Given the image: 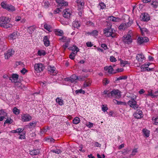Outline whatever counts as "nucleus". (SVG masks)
<instances>
[{
  "label": "nucleus",
  "instance_id": "obj_45",
  "mask_svg": "<svg viewBox=\"0 0 158 158\" xmlns=\"http://www.w3.org/2000/svg\"><path fill=\"white\" fill-rule=\"evenodd\" d=\"M122 154L124 155H126L129 152V150L128 148H126L124 149V150L121 152Z\"/></svg>",
  "mask_w": 158,
  "mask_h": 158
},
{
  "label": "nucleus",
  "instance_id": "obj_11",
  "mask_svg": "<svg viewBox=\"0 0 158 158\" xmlns=\"http://www.w3.org/2000/svg\"><path fill=\"white\" fill-rule=\"evenodd\" d=\"M63 17L67 19L69 18L71 15L70 10L69 9H67L64 10L63 11Z\"/></svg>",
  "mask_w": 158,
  "mask_h": 158
},
{
  "label": "nucleus",
  "instance_id": "obj_61",
  "mask_svg": "<svg viewBox=\"0 0 158 158\" xmlns=\"http://www.w3.org/2000/svg\"><path fill=\"white\" fill-rule=\"evenodd\" d=\"M27 72V70L25 68H23L21 70V72L23 74H25V73Z\"/></svg>",
  "mask_w": 158,
  "mask_h": 158
},
{
  "label": "nucleus",
  "instance_id": "obj_31",
  "mask_svg": "<svg viewBox=\"0 0 158 158\" xmlns=\"http://www.w3.org/2000/svg\"><path fill=\"white\" fill-rule=\"evenodd\" d=\"M70 42V39L69 38H68L67 42H65V44H64L62 46L63 48L65 50L69 46V43Z\"/></svg>",
  "mask_w": 158,
  "mask_h": 158
},
{
  "label": "nucleus",
  "instance_id": "obj_26",
  "mask_svg": "<svg viewBox=\"0 0 158 158\" xmlns=\"http://www.w3.org/2000/svg\"><path fill=\"white\" fill-rule=\"evenodd\" d=\"M108 19H109V20L114 22H117L119 20L118 18L114 17L112 16H109Z\"/></svg>",
  "mask_w": 158,
  "mask_h": 158
},
{
  "label": "nucleus",
  "instance_id": "obj_3",
  "mask_svg": "<svg viewBox=\"0 0 158 158\" xmlns=\"http://www.w3.org/2000/svg\"><path fill=\"white\" fill-rule=\"evenodd\" d=\"M1 6L3 8L8 11H14L15 10V9L14 6L10 5L7 4L4 2H2L1 3Z\"/></svg>",
  "mask_w": 158,
  "mask_h": 158
},
{
  "label": "nucleus",
  "instance_id": "obj_57",
  "mask_svg": "<svg viewBox=\"0 0 158 158\" xmlns=\"http://www.w3.org/2000/svg\"><path fill=\"white\" fill-rule=\"evenodd\" d=\"M137 149L135 148L133 150L131 153L130 154V156H134L135 154V153L137 152Z\"/></svg>",
  "mask_w": 158,
  "mask_h": 158
},
{
  "label": "nucleus",
  "instance_id": "obj_49",
  "mask_svg": "<svg viewBox=\"0 0 158 158\" xmlns=\"http://www.w3.org/2000/svg\"><path fill=\"white\" fill-rule=\"evenodd\" d=\"M71 77L74 80V82H76V81L77 80H78V77L77 76L75 75H73L71 76Z\"/></svg>",
  "mask_w": 158,
  "mask_h": 158
},
{
  "label": "nucleus",
  "instance_id": "obj_6",
  "mask_svg": "<svg viewBox=\"0 0 158 158\" xmlns=\"http://www.w3.org/2000/svg\"><path fill=\"white\" fill-rule=\"evenodd\" d=\"M128 104L130 107L134 109H136L139 107L138 105L137 104V102L133 98L130 100L128 102Z\"/></svg>",
  "mask_w": 158,
  "mask_h": 158
},
{
  "label": "nucleus",
  "instance_id": "obj_34",
  "mask_svg": "<svg viewBox=\"0 0 158 158\" xmlns=\"http://www.w3.org/2000/svg\"><path fill=\"white\" fill-rule=\"evenodd\" d=\"M120 61V64H121L123 66H124L126 64H130V63H129L127 61H124L121 60V59H120L119 60Z\"/></svg>",
  "mask_w": 158,
  "mask_h": 158
},
{
  "label": "nucleus",
  "instance_id": "obj_52",
  "mask_svg": "<svg viewBox=\"0 0 158 158\" xmlns=\"http://www.w3.org/2000/svg\"><path fill=\"white\" fill-rule=\"evenodd\" d=\"M110 60L111 62H115L117 60L113 56H110Z\"/></svg>",
  "mask_w": 158,
  "mask_h": 158
},
{
  "label": "nucleus",
  "instance_id": "obj_53",
  "mask_svg": "<svg viewBox=\"0 0 158 158\" xmlns=\"http://www.w3.org/2000/svg\"><path fill=\"white\" fill-rule=\"evenodd\" d=\"M68 39H67V38L64 36H63L60 39V40H62L63 42H67Z\"/></svg>",
  "mask_w": 158,
  "mask_h": 158
},
{
  "label": "nucleus",
  "instance_id": "obj_7",
  "mask_svg": "<svg viewBox=\"0 0 158 158\" xmlns=\"http://www.w3.org/2000/svg\"><path fill=\"white\" fill-rule=\"evenodd\" d=\"M140 18L141 20L145 22H148L150 20V16L147 13L141 14Z\"/></svg>",
  "mask_w": 158,
  "mask_h": 158
},
{
  "label": "nucleus",
  "instance_id": "obj_60",
  "mask_svg": "<svg viewBox=\"0 0 158 158\" xmlns=\"http://www.w3.org/2000/svg\"><path fill=\"white\" fill-rule=\"evenodd\" d=\"M53 152L57 154H59L61 152V151L60 149H57L55 150H52V151Z\"/></svg>",
  "mask_w": 158,
  "mask_h": 158
},
{
  "label": "nucleus",
  "instance_id": "obj_47",
  "mask_svg": "<svg viewBox=\"0 0 158 158\" xmlns=\"http://www.w3.org/2000/svg\"><path fill=\"white\" fill-rule=\"evenodd\" d=\"M128 19H129V17H128ZM132 23H133V21L129 20L128 22L127 23H126V24L127 25V28L130 27L131 25L132 24Z\"/></svg>",
  "mask_w": 158,
  "mask_h": 158
},
{
  "label": "nucleus",
  "instance_id": "obj_25",
  "mask_svg": "<svg viewBox=\"0 0 158 158\" xmlns=\"http://www.w3.org/2000/svg\"><path fill=\"white\" fill-rule=\"evenodd\" d=\"M55 33L56 35L62 36L63 34V32L62 30L56 29L55 31Z\"/></svg>",
  "mask_w": 158,
  "mask_h": 158
},
{
  "label": "nucleus",
  "instance_id": "obj_9",
  "mask_svg": "<svg viewBox=\"0 0 158 158\" xmlns=\"http://www.w3.org/2000/svg\"><path fill=\"white\" fill-rule=\"evenodd\" d=\"M149 39L146 37H139L138 39V43L140 44L146 43L149 41Z\"/></svg>",
  "mask_w": 158,
  "mask_h": 158
},
{
  "label": "nucleus",
  "instance_id": "obj_18",
  "mask_svg": "<svg viewBox=\"0 0 158 158\" xmlns=\"http://www.w3.org/2000/svg\"><path fill=\"white\" fill-rule=\"evenodd\" d=\"M18 32H14L10 34L9 36V39L13 40L16 39L18 36Z\"/></svg>",
  "mask_w": 158,
  "mask_h": 158
},
{
  "label": "nucleus",
  "instance_id": "obj_16",
  "mask_svg": "<svg viewBox=\"0 0 158 158\" xmlns=\"http://www.w3.org/2000/svg\"><path fill=\"white\" fill-rule=\"evenodd\" d=\"M104 69L105 71L108 70V72L110 74H115L116 72H112L114 69L111 65L109 66H106L104 68Z\"/></svg>",
  "mask_w": 158,
  "mask_h": 158
},
{
  "label": "nucleus",
  "instance_id": "obj_35",
  "mask_svg": "<svg viewBox=\"0 0 158 158\" xmlns=\"http://www.w3.org/2000/svg\"><path fill=\"white\" fill-rule=\"evenodd\" d=\"M13 112L14 114L16 115L19 114L20 113L19 110L16 107L13 108Z\"/></svg>",
  "mask_w": 158,
  "mask_h": 158
},
{
  "label": "nucleus",
  "instance_id": "obj_23",
  "mask_svg": "<svg viewBox=\"0 0 158 158\" xmlns=\"http://www.w3.org/2000/svg\"><path fill=\"white\" fill-rule=\"evenodd\" d=\"M40 152L38 150H33L30 151V154L31 155H36L39 154Z\"/></svg>",
  "mask_w": 158,
  "mask_h": 158
},
{
  "label": "nucleus",
  "instance_id": "obj_62",
  "mask_svg": "<svg viewBox=\"0 0 158 158\" xmlns=\"http://www.w3.org/2000/svg\"><path fill=\"white\" fill-rule=\"evenodd\" d=\"M102 107V110L104 112H105L107 111L108 110V108L106 106H104L103 105Z\"/></svg>",
  "mask_w": 158,
  "mask_h": 158
},
{
  "label": "nucleus",
  "instance_id": "obj_29",
  "mask_svg": "<svg viewBox=\"0 0 158 158\" xmlns=\"http://www.w3.org/2000/svg\"><path fill=\"white\" fill-rule=\"evenodd\" d=\"M80 122V119L79 118L76 117L73 121V124H77L79 123Z\"/></svg>",
  "mask_w": 158,
  "mask_h": 158
},
{
  "label": "nucleus",
  "instance_id": "obj_63",
  "mask_svg": "<svg viewBox=\"0 0 158 158\" xmlns=\"http://www.w3.org/2000/svg\"><path fill=\"white\" fill-rule=\"evenodd\" d=\"M19 139H25V134L24 133L23 135V134H21L19 136Z\"/></svg>",
  "mask_w": 158,
  "mask_h": 158
},
{
  "label": "nucleus",
  "instance_id": "obj_15",
  "mask_svg": "<svg viewBox=\"0 0 158 158\" xmlns=\"http://www.w3.org/2000/svg\"><path fill=\"white\" fill-rule=\"evenodd\" d=\"M56 1L58 4V6H66L68 5V3L65 2L64 0H56Z\"/></svg>",
  "mask_w": 158,
  "mask_h": 158
},
{
  "label": "nucleus",
  "instance_id": "obj_14",
  "mask_svg": "<svg viewBox=\"0 0 158 158\" xmlns=\"http://www.w3.org/2000/svg\"><path fill=\"white\" fill-rule=\"evenodd\" d=\"M19 79V75L16 74H12V77H10L9 79L11 80V82L15 83L18 81Z\"/></svg>",
  "mask_w": 158,
  "mask_h": 158
},
{
  "label": "nucleus",
  "instance_id": "obj_56",
  "mask_svg": "<svg viewBox=\"0 0 158 158\" xmlns=\"http://www.w3.org/2000/svg\"><path fill=\"white\" fill-rule=\"evenodd\" d=\"M71 77L70 78H67L65 79V80L67 81H70L72 83H74V80Z\"/></svg>",
  "mask_w": 158,
  "mask_h": 158
},
{
  "label": "nucleus",
  "instance_id": "obj_43",
  "mask_svg": "<svg viewBox=\"0 0 158 158\" xmlns=\"http://www.w3.org/2000/svg\"><path fill=\"white\" fill-rule=\"evenodd\" d=\"M75 93L76 94H78L79 93L84 94L85 93V91L82 90V89H81L76 90Z\"/></svg>",
  "mask_w": 158,
  "mask_h": 158
},
{
  "label": "nucleus",
  "instance_id": "obj_28",
  "mask_svg": "<svg viewBox=\"0 0 158 158\" xmlns=\"http://www.w3.org/2000/svg\"><path fill=\"white\" fill-rule=\"evenodd\" d=\"M23 129H22V128H18L16 130H12L11 131V132L13 133H20L22 132L23 131Z\"/></svg>",
  "mask_w": 158,
  "mask_h": 158
},
{
  "label": "nucleus",
  "instance_id": "obj_41",
  "mask_svg": "<svg viewBox=\"0 0 158 158\" xmlns=\"http://www.w3.org/2000/svg\"><path fill=\"white\" fill-rule=\"evenodd\" d=\"M76 53H75V52H72L70 54L69 56V58L72 60H73L75 58V55Z\"/></svg>",
  "mask_w": 158,
  "mask_h": 158
},
{
  "label": "nucleus",
  "instance_id": "obj_39",
  "mask_svg": "<svg viewBox=\"0 0 158 158\" xmlns=\"http://www.w3.org/2000/svg\"><path fill=\"white\" fill-rule=\"evenodd\" d=\"M148 94L146 95L147 96H150L152 97L153 98H155L157 97V95H155L154 93L152 92V91H148Z\"/></svg>",
  "mask_w": 158,
  "mask_h": 158
},
{
  "label": "nucleus",
  "instance_id": "obj_42",
  "mask_svg": "<svg viewBox=\"0 0 158 158\" xmlns=\"http://www.w3.org/2000/svg\"><path fill=\"white\" fill-rule=\"evenodd\" d=\"M127 78V76H120L119 77L117 78L116 81L122 79H126Z\"/></svg>",
  "mask_w": 158,
  "mask_h": 158
},
{
  "label": "nucleus",
  "instance_id": "obj_32",
  "mask_svg": "<svg viewBox=\"0 0 158 158\" xmlns=\"http://www.w3.org/2000/svg\"><path fill=\"white\" fill-rule=\"evenodd\" d=\"M8 23H7L5 24L2 27L6 29L12 28V25Z\"/></svg>",
  "mask_w": 158,
  "mask_h": 158
},
{
  "label": "nucleus",
  "instance_id": "obj_5",
  "mask_svg": "<svg viewBox=\"0 0 158 158\" xmlns=\"http://www.w3.org/2000/svg\"><path fill=\"white\" fill-rule=\"evenodd\" d=\"M44 68V66L41 63L35 64L34 66L35 69L38 73L43 71Z\"/></svg>",
  "mask_w": 158,
  "mask_h": 158
},
{
  "label": "nucleus",
  "instance_id": "obj_55",
  "mask_svg": "<svg viewBox=\"0 0 158 158\" xmlns=\"http://www.w3.org/2000/svg\"><path fill=\"white\" fill-rule=\"evenodd\" d=\"M44 6L45 8H48L50 4L48 1H46L44 2Z\"/></svg>",
  "mask_w": 158,
  "mask_h": 158
},
{
  "label": "nucleus",
  "instance_id": "obj_21",
  "mask_svg": "<svg viewBox=\"0 0 158 158\" xmlns=\"http://www.w3.org/2000/svg\"><path fill=\"white\" fill-rule=\"evenodd\" d=\"M15 85L16 87L17 88L20 89H23V88L25 87L24 85H23L20 82L18 81L15 83Z\"/></svg>",
  "mask_w": 158,
  "mask_h": 158
},
{
  "label": "nucleus",
  "instance_id": "obj_17",
  "mask_svg": "<svg viewBox=\"0 0 158 158\" xmlns=\"http://www.w3.org/2000/svg\"><path fill=\"white\" fill-rule=\"evenodd\" d=\"M14 52L12 50H8L6 53H5V59H8L13 55Z\"/></svg>",
  "mask_w": 158,
  "mask_h": 158
},
{
  "label": "nucleus",
  "instance_id": "obj_64",
  "mask_svg": "<svg viewBox=\"0 0 158 158\" xmlns=\"http://www.w3.org/2000/svg\"><path fill=\"white\" fill-rule=\"evenodd\" d=\"M154 117L153 118V119ZM155 121V124L156 125H157L158 124V117L155 118L154 119Z\"/></svg>",
  "mask_w": 158,
  "mask_h": 158
},
{
  "label": "nucleus",
  "instance_id": "obj_50",
  "mask_svg": "<svg viewBox=\"0 0 158 158\" xmlns=\"http://www.w3.org/2000/svg\"><path fill=\"white\" fill-rule=\"evenodd\" d=\"M56 102H58V104L60 105H62L63 104V102L61 101V99H60L59 98H57L56 99Z\"/></svg>",
  "mask_w": 158,
  "mask_h": 158
},
{
  "label": "nucleus",
  "instance_id": "obj_2",
  "mask_svg": "<svg viewBox=\"0 0 158 158\" xmlns=\"http://www.w3.org/2000/svg\"><path fill=\"white\" fill-rule=\"evenodd\" d=\"M121 92L118 89H114L107 94V97H114L116 98H119L121 97Z\"/></svg>",
  "mask_w": 158,
  "mask_h": 158
},
{
  "label": "nucleus",
  "instance_id": "obj_58",
  "mask_svg": "<svg viewBox=\"0 0 158 158\" xmlns=\"http://www.w3.org/2000/svg\"><path fill=\"white\" fill-rule=\"evenodd\" d=\"M99 5L101 6V9H104L106 7L105 4L103 2L100 3Z\"/></svg>",
  "mask_w": 158,
  "mask_h": 158
},
{
  "label": "nucleus",
  "instance_id": "obj_37",
  "mask_svg": "<svg viewBox=\"0 0 158 158\" xmlns=\"http://www.w3.org/2000/svg\"><path fill=\"white\" fill-rule=\"evenodd\" d=\"M143 132L146 137H148L149 136V131L144 129L143 130Z\"/></svg>",
  "mask_w": 158,
  "mask_h": 158
},
{
  "label": "nucleus",
  "instance_id": "obj_19",
  "mask_svg": "<svg viewBox=\"0 0 158 158\" xmlns=\"http://www.w3.org/2000/svg\"><path fill=\"white\" fill-rule=\"evenodd\" d=\"M43 41L44 45L46 47L49 46L50 44V41L48 37L47 36H45L44 38Z\"/></svg>",
  "mask_w": 158,
  "mask_h": 158
},
{
  "label": "nucleus",
  "instance_id": "obj_1",
  "mask_svg": "<svg viewBox=\"0 0 158 158\" xmlns=\"http://www.w3.org/2000/svg\"><path fill=\"white\" fill-rule=\"evenodd\" d=\"M104 34L107 37L111 36L112 38L116 37V33H115V31L111 28V27L106 28L103 31Z\"/></svg>",
  "mask_w": 158,
  "mask_h": 158
},
{
  "label": "nucleus",
  "instance_id": "obj_13",
  "mask_svg": "<svg viewBox=\"0 0 158 158\" xmlns=\"http://www.w3.org/2000/svg\"><path fill=\"white\" fill-rule=\"evenodd\" d=\"M22 119L23 122H27L30 121L31 119V117L29 114H24L22 116Z\"/></svg>",
  "mask_w": 158,
  "mask_h": 158
},
{
  "label": "nucleus",
  "instance_id": "obj_4",
  "mask_svg": "<svg viewBox=\"0 0 158 158\" xmlns=\"http://www.w3.org/2000/svg\"><path fill=\"white\" fill-rule=\"evenodd\" d=\"M10 19L7 17L1 16L0 17V27H2L4 25L9 23Z\"/></svg>",
  "mask_w": 158,
  "mask_h": 158
},
{
  "label": "nucleus",
  "instance_id": "obj_10",
  "mask_svg": "<svg viewBox=\"0 0 158 158\" xmlns=\"http://www.w3.org/2000/svg\"><path fill=\"white\" fill-rule=\"evenodd\" d=\"M76 2L78 10H81L82 9L85 4L84 0H77Z\"/></svg>",
  "mask_w": 158,
  "mask_h": 158
},
{
  "label": "nucleus",
  "instance_id": "obj_59",
  "mask_svg": "<svg viewBox=\"0 0 158 158\" xmlns=\"http://www.w3.org/2000/svg\"><path fill=\"white\" fill-rule=\"evenodd\" d=\"M44 28L48 31H49L50 30V26H48L47 24H45L44 25Z\"/></svg>",
  "mask_w": 158,
  "mask_h": 158
},
{
  "label": "nucleus",
  "instance_id": "obj_22",
  "mask_svg": "<svg viewBox=\"0 0 158 158\" xmlns=\"http://www.w3.org/2000/svg\"><path fill=\"white\" fill-rule=\"evenodd\" d=\"M144 56L142 54H138L136 56V59L139 61L142 62L144 58Z\"/></svg>",
  "mask_w": 158,
  "mask_h": 158
},
{
  "label": "nucleus",
  "instance_id": "obj_30",
  "mask_svg": "<svg viewBox=\"0 0 158 158\" xmlns=\"http://www.w3.org/2000/svg\"><path fill=\"white\" fill-rule=\"evenodd\" d=\"M13 122V120L11 118H7L6 120L5 121L4 123V126H5V124H6L7 123L9 124H10L12 123Z\"/></svg>",
  "mask_w": 158,
  "mask_h": 158
},
{
  "label": "nucleus",
  "instance_id": "obj_51",
  "mask_svg": "<svg viewBox=\"0 0 158 158\" xmlns=\"http://www.w3.org/2000/svg\"><path fill=\"white\" fill-rule=\"evenodd\" d=\"M46 141H48L50 142H54L55 140L53 139L52 138H51V137H50L49 138H46Z\"/></svg>",
  "mask_w": 158,
  "mask_h": 158
},
{
  "label": "nucleus",
  "instance_id": "obj_33",
  "mask_svg": "<svg viewBox=\"0 0 158 158\" xmlns=\"http://www.w3.org/2000/svg\"><path fill=\"white\" fill-rule=\"evenodd\" d=\"M7 113L6 112L5 110L2 109L0 110V115H3L2 116L6 117L7 116Z\"/></svg>",
  "mask_w": 158,
  "mask_h": 158
},
{
  "label": "nucleus",
  "instance_id": "obj_8",
  "mask_svg": "<svg viewBox=\"0 0 158 158\" xmlns=\"http://www.w3.org/2000/svg\"><path fill=\"white\" fill-rule=\"evenodd\" d=\"M131 36L130 34H128L125 36H124L123 42L127 44H130L132 42V39L131 38Z\"/></svg>",
  "mask_w": 158,
  "mask_h": 158
},
{
  "label": "nucleus",
  "instance_id": "obj_27",
  "mask_svg": "<svg viewBox=\"0 0 158 158\" xmlns=\"http://www.w3.org/2000/svg\"><path fill=\"white\" fill-rule=\"evenodd\" d=\"M127 28L126 23H121L119 27V29L120 30H125Z\"/></svg>",
  "mask_w": 158,
  "mask_h": 158
},
{
  "label": "nucleus",
  "instance_id": "obj_38",
  "mask_svg": "<svg viewBox=\"0 0 158 158\" xmlns=\"http://www.w3.org/2000/svg\"><path fill=\"white\" fill-rule=\"evenodd\" d=\"M35 30V28L33 27H30L28 28V32L30 34H32Z\"/></svg>",
  "mask_w": 158,
  "mask_h": 158
},
{
  "label": "nucleus",
  "instance_id": "obj_24",
  "mask_svg": "<svg viewBox=\"0 0 158 158\" xmlns=\"http://www.w3.org/2000/svg\"><path fill=\"white\" fill-rule=\"evenodd\" d=\"M73 26L75 28L78 29L80 26V25L78 21H75L73 23Z\"/></svg>",
  "mask_w": 158,
  "mask_h": 158
},
{
  "label": "nucleus",
  "instance_id": "obj_40",
  "mask_svg": "<svg viewBox=\"0 0 158 158\" xmlns=\"http://www.w3.org/2000/svg\"><path fill=\"white\" fill-rule=\"evenodd\" d=\"M55 68L54 67H52L51 66H49V68H48V71H50L51 73H55L56 74V72H54V71H55Z\"/></svg>",
  "mask_w": 158,
  "mask_h": 158
},
{
  "label": "nucleus",
  "instance_id": "obj_46",
  "mask_svg": "<svg viewBox=\"0 0 158 158\" xmlns=\"http://www.w3.org/2000/svg\"><path fill=\"white\" fill-rule=\"evenodd\" d=\"M103 83L104 85H106L109 84V81L107 78H105L103 80Z\"/></svg>",
  "mask_w": 158,
  "mask_h": 158
},
{
  "label": "nucleus",
  "instance_id": "obj_12",
  "mask_svg": "<svg viewBox=\"0 0 158 158\" xmlns=\"http://www.w3.org/2000/svg\"><path fill=\"white\" fill-rule=\"evenodd\" d=\"M133 116L136 118L140 119L143 117V115L142 111L141 110H137L134 114Z\"/></svg>",
  "mask_w": 158,
  "mask_h": 158
},
{
  "label": "nucleus",
  "instance_id": "obj_20",
  "mask_svg": "<svg viewBox=\"0 0 158 158\" xmlns=\"http://www.w3.org/2000/svg\"><path fill=\"white\" fill-rule=\"evenodd\" d=\"M68 49L70 50H72L73 52L75 53H77V52L79 51V49L75 45H74L72 47H69L68 48Z\"/></svg>",
  "mask_w": 158,
  "mask_h": 158
},
{
  "label": "nucleus",
  "instance_id": "obj_54",
  "mask_svg": "<svg viewBox=\"0 0 158 158\" xmlns=\"http://www.w3.org/2000/svg\"><path fill=\"white\" fill-rule=\"evenodd\" d=\"M101 47L104 48L105 50H106L108 49L106 45L105 44H102L101 45Z\"/></svg>",
  "mask_w": 158,
  "mask_h": 158
},
{
  "label": "nucleus",
  "instance_id": "obj_44",
  "mask_svg": "<svg viewBox=\"0 0 158 158\" xmlns=\"http://www.w3.org/2000/svg\"><path fill=\"white\" fill-rule=\"evenodd\" d=\"M91 84V82L90 81H88L87 82L85 81L83 84V86L84 87H86L89 86Z\"/></svg>",
  "mask_w": 158,
  "mask_h": 158
},
{
  "label": "nucleus",
  "instance_id": "obj_36",
  "mask_svg": "<svg viewBox=\"0 0 158 158\" xmlns=\"http://www.w3.org/2000/svg\"><path fill=\"white\" fill-rule=\"evenodd\" d=\"M46 53V52L44 50H39L38 52V54L40 56H44Z\"/></svg>",
  "mask_w": 158,
  "mask_h": 158
},
{
  "label": "nucleus",
  "instance_id": "obj_48",
  "mask_svg": "<svg viewBox=\"0 0 158 158\" xmlns=\"http://www.w3.org/2000/svg\"><path fill=\"white\" fill-rule=\"evenodd\" d=\"M151 4L153 6V7L154 8H156L158 6V2H153Z\"/></svg>",
  "mask_w": 158,
  "mask_h": 158
}]
</instances>
